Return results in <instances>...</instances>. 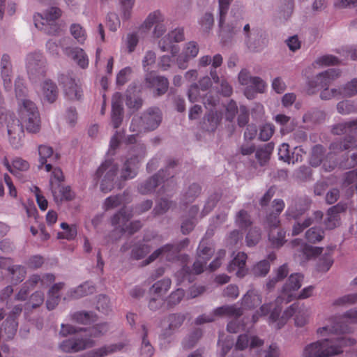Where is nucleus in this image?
<instances>
[{"label": "nucleus", "mask_w": 357, "mask_h": 357, "mask_svg": "<svg viewBox=\"0 0 357 357\" xmlns=\"http://www.w3.org/2000/svg\"><path fill=\"white\" fill-rule=\"evenodd\" d=\"M39 162L40 165H45V170L50 172L52 169V165L47 163V159L53 156V149L46 145H40L38 147Z\"/></svg>", "instance_id": "nucleus-43"}, {"label": "nucleus", "mask_w": 357, "mask_h": 357, "mask_svg": "<svg viewBox=\"0 0 357 357\" xmlns=\"http://www.w3.org/2000/svg\"><path fill=\"white\" fill-rule=\"evenodd\" d=\"M66 54L73 58L77 65L82 68H86L89 66V59L84 51L79 47L66 49Z\"/></svg>", "instance_id": "nucleus-34"}, {"label": "nucleus", "mask_w": 357, "mask_h": 357, "mask_svg": "<svg viewBox=\"0 0 357 357\" xmlns=\"http://www.w3.org/2000/svg\"><path fill=\"white\" fill-rule=\"evenodd\" d=\"M62 231L58 233V238L72 240L77 236L76 225H61Z\"/></svg>", "instance_id": "nucleus-57"}, {"label": "nucleus", "mask_w": 357, "mask_h": 357, "mask_svg": "<svg viewBox=\"0 0 357 357\" xmlns=\"http://www.w3.org/2000/svg\"><path fill=\"white\" fill-rule=\"evenodd\" d=\"M335 246H328L327 248V252L319 259L317 265V269L320 272H326L331 267L333 260L332 259V252L335 249Z\"/></svg>", "instance_id": "nucleus-41"}, {"label": "nucleus", "mask_w": 357, "mask_h": 357, "mask_svg": "<svg viewBox=\"0 0 357 357\" xmlns=\"http://www.w3.org/2000/svg\"><path fill=\"white\" fill-rule=\"evenodd\" d=\"M238 81L241 84L248 86L253 89L256 92L263 93L266 84L259 77H252L247 70H242L238 74Z\"/></svg>", "instance_id": "nucleus-23"}, {"label": "nucleus", "mask_w": 357, "mask_h": 357, "mask_svg": "<svg viewBox=\"0 0 357 357\" xmlns=\"http://www.w3.org/2000/svg\"><path fill=\"white\" fill-rule=\"evenodd\" d=\"M342 97H352L357 94V78L351 79L344 86L340 87Z\"/></svg>", "instance_id": "nucleus-59"}, {"label": "nucleus", "mask_w": 357, "mask_h": 357, "mask_svg": "<svg viewBox=\"0 0 357 357\" xmlns=\"http://www.w3.org/2000/svg\"><path fill=\"white\" fill-rule=\"evenodd\" d=\"M243 33L245 36V43L248 48L253 52L259 51L264 42L259 38V34L255 31H250V26L247 24L243 27Z\"/></svg>", "instance_id": "nucleus-28"}, {"label": "nucleus", "mask_w": 357, "mask_h": 357, "mask_svg": "<svg viewBox=\"0 0 357 357\" xmlns=\"http://www.w3.org/2000/svg\"><path fill=\"white\" fill-rule=\"evenodd\" d=\"M44 301V294L40 291H36L30 297L28 303H26V308H36L43 304Z\"/></svg>", "instance_id": "nucleus-61"}, {"label": "nucleus", "mask_w": 357, "mask_h": 357, "mask_svg": "<svg viewBox=\"0 0 357 357\" xmlns=\"http://www.w3.org/2000/svg\"><path fill=\"white\" fill-rule=\"evenodd\" d=\"M261 297L255 290H249L241 300V305L246 309H252L261 303Z\"/></svg>", "instance_id": "nucleus-37"}, {"label": "nucleus", "mask_w": 357, "mask_h": 357, "mask_svg": "<svg viewBox=\"0 0 357 357\" xmlns=\"http://www.w3.org/2000/svg\"><path fill=\"white\" fill-rule=\"evenodd\" d=\"M351 347L349 351L351 357H357V344L354 338L340 336L337 338L324 339L307 344L303 351L305 357H328L338 355L345 347Z\"/></svg>", "instance_id": "nucleus-2"}, {"label": "nucleus", "mask_w": 357, "mask_h": 357, "mask_svg": "<svg viewBox=\"0 0 357 357\" xmlns=\"http://www.w3.org/2000/svg\"><path fill=\"white\" fill-rule=\"evenodd\" d=\"M219 27L220 29V33L222 37L228 38H231L234 35H236L239 29L233 24L225 25V22H222V24H220V22H219Z\"/></svg>", "instance_id": "nucleus-64"}, {"label": "nucleus", "mask_w": 357, "mask_h": 357, "mask_svg": "<svg viewBox=\"0 0 357 357\" xmlns=\"http://www.w3.org/2000/svg\"><path fill=\"white\" fill-rule=\"evenodd\" d=\"M132 216V212L123 206L113 215L111 223H127Z\"/></svg>", "instance_id": "nucleus-53"}, {"label": "nucleus", "mask_w": 357, "mask_h": 357, "mask_svg": "<svg viewBox=\"0 0 357 357\" xmlns=\"http://www.w3.org/2000/svg\"><path fill=\"white\" fill-rule=\"evenodd\" d=\"M282 307H276L271 311L268 318L269 323L277 321L275 329H280L292 316H295V324L297 326H303L307 321V311L304 310L303 305H300L298 303H294L288 307L280 318H279Z\"/></svg>", "instance_id": "nucleus-4"}, {"label": "nucleus", "mask_w": 357, "mask_h": 357, "mask_svg": "<svg viewBox=\"0 0 357 357\" xmlns=\"http://www.w3.org/2000/svg\"><path fill=\"white\" fill-rule=\"evenodd\" d=\"M347 323L357 322V307L347 311L342 317L338 318L333 326H324L317 329V334L324 336L329 334H344L351 332Z\"/></svg>", "instance_id": "nucleus-8"}, {"label": "nucleus", "mask_w": 357, "mask_h": 357, "mask_svg": "<svg viewBox=\"0 0 357 357\" xmlns=\"http://www.w3.org/2000/svg\"><path fill=\"white\" fill-rule=\"evenodd\" d=\"M189 241L185 238L177 244H167L155 250L146 260L145 264H149L155 260L160 255L166 258L167 261H173L177 258L180 251L188 245Z\"/></svg>", "instance_id": "nucleus-11"}, {"label": "nucleus", "mask_w": 357, "mask_h": 357, "mask_svg": "<svg viewBox=\"0 0 357 357\" xmlns=\"http://www.w3.org/2000/svg\"><path fill=\"white\" fill-rule=\"evenodd\" d=\"M213 253L214 249L208 245L204 240H202L197 248V257L199 259L208 261Z\"/></svg>", "instance_id": "nucleus-55"}, {"label": "nucleus", "mask_w": 357, "mask_h": 357, "mask_svg": "<svg viewBox=\"0 0 357 357\" xmlns=\"http://www.w3.org/2000/svg\"><path fill=\"white\" fill-rule=\"evenodd\" d=\"M118 171V165L110 160H106L97 169L94 180L96 184L100 181V190L104 193L110 192L114 188V180Z\"/></svg>", "instance_id": "nucleus-7"}, {"label": "nucleus", "mask_w": 357, "mask_h": 357, "mask_svg": "<svg viewBox=\"0 0 357 357\" xmlns=\"http://www.w3.org/2000/svg\"><path fill=\"white\" fill-rule=\"evenodd\" d=\"M43 94L49 102H54L58 96L57 86L52 81L45 80L43 84Z\"/></svg>", "instance_id": "nucleus-39"}, {"label": "nucleus", "mask_w": 357, "mask_h": 357, "mask_svg": "<svg viewBox=\"0 0 357 357\" xmlns=\"http://www.w3.org/2000/svg\"><path fill=\"white\" fill-rule=\"evenodd\" d=\"M61 10L52 7L47 10L45 16L37 13L33 16L34 24L38 29L44 31L48 35H58L61 31L60 26L56 22L61 15Z\"/></svg>", "instance_id": "nucleus-5"}, {"label": "nucleus", "mask_w": 357, "mask_h": 357, "mask_svg": "<svg viewBox=\"0 0 357 357\" xmlns=\"http://www.w3.org/2000/svg\"><path fill=\"white\" fill-rule=\"evenodd\" d=\"M275 122L280 124L281 128V132L282 135L290 132L294 129L293 124L290 123V117L284 114H278L274 118Z\"/></svg>", "instance_id": "nucleus-52"}, {"label": "nucleus", "mask_w": 357, "mask_h": 357, "mask_svg": "<svg viewBox=\"0 0 357 357\" xmlns=\"http://www.w3.org/2000/svg\"><path fill=\"white\" fill-rule=\"evenodd\" d=\"M123 106L120 101H113L112 105V123L114 128H118L123 121Z\"/></svg>", "instance_id": "nucleus-45"}, {"label": "nucleus", "mask_w": 357, "mask_h": 357, "mask_svg": "<svg viewBox=\"0 0 357 357\" xmlns=\"http://www.w3.org/2000/svg\"><path fill=\"white\" fill-rule=\"evenodd\" d=\"M26 69L29 79L31 80L40 79L45 76V61L41 53L34 52L27 55Z\"/></svg>", "instance_id": "nucleus-13"}, {"label": "nucleus", "mask_w": 357, "mask_h": 357, "mask_svg": "<svg viewBox=\"0 0 357 357\" xmlns=\"http://www.w3.org/2000/svg\"><path fill=\"white\" fill-rule=\"evenodd\" d=\"M142 327L144 331V334L142 336L141 354L144 356V357H151V356L153 354V348L149 343V340L146 339L148 331L145 325H142Z\"/></svg>", "instance_id": "nucleus-58"}, {"label": "nucleus", "mask_w": 357, "mask_h": 357, "mask_svg": "<svg viewBox=\"0 0 357 357\" xmlns=\"http://www.w3.org/2000/svg\"><path fill=\"white\" fill-rule=\"evenodd\" d=\"M96 290L93 285L91 284L89 282L80 284L75 289H70L68 291V296L73 299H77L81 297L93 294Z\"/></svg>", "instance_id": "nucleus-36"}, {"label": "nucleus", "mask_w": 357, "mask_h": 357, "mask_svg": "<svg viewBox=\"0 0 357 357\" xmlns=\"http://www.w3.org/2000/svg\"><path fill=\"white\" fill-rule=\"evenodd\" d=\"M340 75V71L338 69L331 68L325 72L319 73L315 78L314 81L309 82L310 88L307 89L309 94L315 93L313 88L320 86V88H327L331 82Z\"/></svg>", "instance_id": "nucleus-18"}, {"label": "nucleus", "mask_w": 357, "mask_h": 357, "mask_svg": "<svg viewBox=\"0 0 357 357\" xmlns=\"http://www.w3.org/2000/svg\"><path fill=\"white\" fill-rule=\"evenodd\" d=\"M185 317L181 313L171 314L168 317L169 329L175 330L179 328L183 323Z\"/></svg>", "instance_id": "nucleus-60"}, {"label": "nucleus", "mask_w": 357, "mask_h": 357, "mask_svg": "<svg viewBox=\"0 0 357 357\" xmlns=\"http://www.w3.org/2000/svg\"><path fill=\"white\" fill-rule=\"evenodd\" d=\"M3 164L11 174L15 176L19 172H25L29 169V163L21 158H14L12 165H10L8 158L5 157L3 160Z\"/></svg>", "instance_id": "nucleus-33"}, {"label": "nucleus", "mask_w": 357, "mask_h": 357, "mask_svg": "<svg viewBox=\"0 0 357 357\" xmlns=\"http://www.w3.org/2000/svg\"><path fill=\"white\" fill-rule=\"evenodd\" d=\"M15 91L19 100L20 123L26 127L29 132H38L40 128L39 113L35 103L25 98L27 89L22 79L18 77L15 80Z\"/></svg>", "instance_id": "nucleus-3"}, {"label": "nucleus", "mask_w": 357, "mask_h": 357, "mask_svg": "<svg viewBox=\"0 0 357 357\" xmlns=\"http://www.w3.org/2000/svg\"><path fill=\"white\" fill-rule=\"evenodd\" d=\"M337 112L343 115L349 114L351 113H357V104L351 100H342L337 105Z\"/></svg>", "instance_id": "nucleus-51"}, {"label": "nucleus", "mask_w": 357, "mask_h": 357, "mask_svg": "<svg viewBox=\"0 0 357 357\" xmlns=\"http://www.w3.org/2000/svg\"><path fill=\"white\" fill-rule=\"evenodd\" d=\"M285 204L282 199H274L271 205V211L267 215V223H280L278 218Z\"/></svg>", "instance_id": "nucleus-38"}, {"label": "nucleus", "mask_w": 357, "mask_h": 357, "mask_svg": "<svg viewBox=\"0 0 357 357\" xmlns=\"http://www.w3.org/2000/svg\"><path fill=\"white\" fill-rule=\"evenodd\" d=\"M268 240L274 248L282 247L285 243V231L282 229L281 225H269Z\"/></svg>", "instance_id": "nucleus-29"}, {"label": "nucleus", "mask_w": 357, "mask_h": 357, "mask_svg": "<svg viewBox=\"0 0 357 357\" xmlns=\"http://www.w3.org/2000/svg\"><path fill=\"white\" fill-rule=\"evenodd\" d=\"M207 261H208L205 259H199V257H197L192 270H190L188 266H184L181 271L177 272L176 275L181 277L182 280H188L190 281L192 280V272L195 275L202 273L204 271Z\"/></svg>", "instance_id": "nucleus-26"}, {"label": "nucleus", "mask_w": 357, "mask_h": 357, "mask_svg": "<svg viewBox=\"0 0 357 357\" xmlns=\"http://www.w3.org/2000/svg\"><path fill=\"white\" fill-rule=\"evenodd\" d=\"M222 119V114L216 110L209 111L206 114V120L208 123L207 130L213 132L217 128Z\"/></svg>", "instance_id": "nucleus-50"}, {"label": "nucleus", "mask_w": 357, "mask_h": 357, "mask_svg": "<svg viewBox=\"0 0 357 357\" xmlns=\"http://www.w3.org/2000/svg\"><path fill=\"white\" fill-rule=\"evenodd\" d=\"M273 149L274 144L271 142L264 145L256 151L255 157L261 166L264 165L268 161Z\"/></svg>", "instance_id": "nucleus-46"}, {"label": "nucleus", "mask_w": 357, "mask_h": 357, "mask_svg": "<svg viewBox=\"0 0 357 357\" xmlns=\"http://www.w3.org/2000/svg\"><path fill=\"white\" fill-rule=\"evenodd\" d=\"M176 165V161L173 160L169 162L165 170L160 171L158 174L147 179L146 181L139 184V192L142 195H147L151 193L155 190V188L160 183L161 181L164 183L166 181L168 182L169 178H172L173 175H171L170 173H168L167 178H166L165 173L169 172L171 168L174 167Z\"/></svg>", "instance_id": "nucleus-10"}, {"label": "nucleus", "mask_w": 357, "mask_h": 357, "mask_svg": "<svg viewBox=\"0 0 357 357\" xmlns=\"http://www.w3.org/2000/svg\"><path fill=\"white\" fill-rule=\"evenodd\" d=\"M214 314L237 319L243 314V310L241 307H238L236 305H226L215 308L214 310Z\"/></svg>", "instance_id": "nucleus-35"}, {"label": "nucleus", "mask_w": 357, "mask_h": 357, "mask_svg": "<svg viewBox=\"0 0 357 357\" xmlns=\"http://www.w3.org/2000/svg\"><path fill=\"white\" fill-rule=\"evenodd\" d=\"M51 190L55 199L63 201H70L75 197V193L72 191L70 186H63L62 185H56L51 181Z\"/></svg>", "instance_id": "nucleus-31"}, {"label": "nucleus", "mask_w": 357, "mask_h": 357, "mask_svg": "<svg viewBox=\"0 0 357 357\" xmlns=\"http://www.w3.org/2000/svg\"><path fill=\"white\" fill-rule=\"evenodd\" d=\"M73 320L82 324H89L95 321V316L92 312L81 311L75 312L72 316Z\"/></svg>", "instance_id": "nucleus-56"}, {"label": "nucleus", "mask_w": 357, "mask_h": 357, "mask_svg": "<svg viewBox=\"0 0 357 357\" xmlns=\"http://www.w3.org/2000/svg\"><path fill=\"white\" fill-rule=\"evenodd\" d=\"M303 280V275L300 273L291 274L282 287L281 296L277 298L276 303H280L283 300H285L287 303L295 298L294 291L301 287Z\"/></svg>", "instance_id": "nucleus-14"}, {"label": "nucleus", "mask_w": 357, "mask_h": 357, "mask_svg": "<svg viewBox=\"0 0 357 357\" xmlns=\"http://www.w3.org/2000/svg\"><path fill=\"white\" fill-rule=\"evenodd\" d=\"M278 155L280 160L284 162H287L288 163H295L299 160V156L298 154L296 158H294V153H291V154H290L289 146L288 144L285 143L282 144L279 147Z\"/></svg>", "instance_id": "nucleus-48"}, {"label": "nucleus", "mask_w": 357, "mask_h": 357, "mask_svg": "<svg viewBox=\"0 0 357 357\" xmlns=\"http://www.w3.org/2000/svg\"><path fill=\"white\" fill-rule=\"evenodd\" d=\"M1 76L3 81V85L6 91H10L12 88L10 74L12 66L10 56L8 54H3L1 61Z\"/></svg>", "instance_id": "nucleus-32"}, {"label": "nucleus", "mask_w": 357, "mask_h": 357, "mask_svg": "<svg viewBox=\"0 0 357 357\" xmlns=\"http://www.w3.org/2000/svg\"><path fill=\"white\" fill-rule=\"evenodd\" d=\"M165 17L160 10H155L147 16L143 24L141 25L142 29L150 30L155 24L153 36L160 38L166 31V26L163 24Z\"/></svg>", "instance_id": "nucleus-16"}, {"label": "nucleus", "mask_w": 357, "mask_h": 357, "mask_svg": "<svg viewBox=\"0 0 357 357\" xmlns=\"http://www.w3.org/2000/svg\"><path fill=\"white\" fill-rule=\"evenodd\" d=\"M17 326L18 324L15 318L8 317L0 326V340L13 339L17 332Z\"/></svg>", "instance_id": "nucleus-30"}, {"label": "nucleus", "mask_w": 357, "mask_h": 357, "mask_svg": "<svg viewBox=\"0 0 357 357\" xmlns=\"http://www.w3.org/2000/svg\"><path fill=\"white\" fill-rule=\"evenodd\" d=\"M247 255L243 252H239L230 261L227 266L229 273L235 272L238 278L244 277L248 273L246 268Z\"/></svg>", "instance_id": "nucleus-24"}, {"label": "nucleus", "mask_w": 357, "mask_h": 357, "mask_svg": "<svg viewBox=\"0 0 357 357\" xmlns=\"http://www.w3.org/2000/svg\"><path fill=\"white\" fill-rule=\"evenodd\" d=\"M145 82L147 87L155 88L157 96L165 94L169 88L168 79L163 76L157 75L153 71L146 74Z\"/></svg>", "instance_id": "nucleus-22"}, {"label": "nucleus", "mask_w": 357, "mask_h": 357, "mask_svg": "<svg viewBox=\"0 0 357 357\" xmlns=\"http://www.w3.org/2000/svg\"><path fill=\"white\" fill-rule=\"evenodd\" d=\"M184 296V290L181 288H178L172 291L165 300L167 307L172 308L178 305L183 300Z\"/></svg>", "instance_id": "nucleus-49"}, {"label": "nucleus", "mask_w": 357, "mask_h": 357, "mask_svg": "<svg viewBox=\"0 0 357 357\" xmlns=\"http://www.w3.org/2000/svg\"><path fill=\"white\" fill-rule=\"evenodd\" d=\"M340 75V71L338 69L331 68L325 72L319 73L315 78L314 81L309 82L310 88L307 89L309 94L315 93L313 88L320 86V88H327L331 82Z\"/></svg>", "instance_id": "nucleus-19"}, {"label": "nucleus", "mask_w": 357, "mask_h": 357, "mask_svg": "<svg viewBox=\"0 0 357 357\" xmlns=\"http://www.w3.org/2000/svg\"><path fill=\"white\" fill-rule=\"evenodd\" d=\"M184 40V31L183 28H176L170 31L159 42V47L162 52L170 51L173 56H176L179 51L178 45L174 43H179Z\"/></svg>", "instance_id": "nucleus-15"}, {"label": "nucleus", "mask_w": 357, "mask_h": 357, "mask_svg": "<svg viewBox=\"0 0 357 357\" xmlns=\"http://www.w3.org/2000/svg\"><path fill=\"white\" fill-rule=\"evenodd\" d=\"M128 195V192L124 191L123 194L112 195L105 199L103 208L105 211L116 208L121 205L123 202H128V200L125 199V197Z\"/></svg>", "instance_id": "nucleus-40"}, {"label": "nucleus", "mask_w": 357, "mask_h": 357, "mask_svg": "<svg viewBox=\"0 0 357 357\" xmlns=\"http://www.w3.org/2000/svg\"><path fill=\"white\" fill-rule=\"evenodd\" d=\"M13 262L10 258L0 257V276L2 275L3 269H6L11 280L15 283H19L24 280L26 275L24 266L21 265H10Z\"/></svg>", "instance_id": "nucleus-21"}, {"label": "nucleus", "mask_w": 357, "mask_h": 357, "mask_svg": "<svg viewBox=\"0 0 357 357\" xmlns=\"http://www.w3.org/2000/svg\"><path fill=\"white\" fill-rule=\"evenodd\" d=\"M353 144L354 142L349 139L334 141L330 144V151L326 156L323 146L315 145L312 151L310 163L315 167L322 163L326 172H331L336 167L344 169L353 168L357 165V153H354L350 158L347 155L340 157V154L350 149Z\"/></svg>", "instance_id": "nucleus-1"}, {"label": "nucleus", "mask_w": 357, "mask_h": 357, "mask_svg": "<svg viewBox=\"0 0 357 357\" xmlns=\"http://www.w3.org/2000/svg\"><path fill=\"white\" fill-rule=\"evenodd\" d=\"M55 276L52 273H45L43 275L33 274L24 283L30 290L36 287L45 289L53 283Z\"/></svg>", "instance_id": "nucleus-25"}, {"label": "nucleus", "mask_w": 357, "mask_h": 357, "mask_svg": "<svg viewBox=\"0 0 357 357\" xmlns=\"http://www.w3.org/2000/svg\"><path fill=\"white\" fill-rule=\"evenodd\" d=\"M324 236V231L320 226L315 225L305 232L306 240L311 243L321 241Z\"/></svg>", "instance_id": "nucleus-47"}, {"label": "nucleus", "mask_w": 357, "mask_h": 357, "mask_svg": "<svg viewBox=\"0 0 357 357\" xmlns=\"http://www.w3.org/2000/svg\"><path fill=\"white\" fill-rule=\"evenodd\" d=\"M331 132L333 135H347L343 139H338L337 141H344L345 139L352 140L354 144L352 146L356 144V140L355 137L357 136V119L353 121H349L344 123H340L333 126Z\"/></svg>", "instance_id": "nucleus-20"}, {"label": "nucleus", "mask_w": 357, "mask_h": 357, "mask_svg": "<svg viewBox=\"0 0 357 357\" xmlns=\"http://www.w3.org/2000/svg\"><path fill=\"white\" fill-rule=\"evenodd\" d=\"M162 121V115L158 108H150L140 116H135L131 121V132L153 130L158 127Z\"/></svg>", "instance_id": "nucleus-6"}, {"label": "nucleus", "mask_w": 357, "mask_h": 357, "mask_svg": "<svg viewBox=\"0 0 357 357\" xmlns=\"http://www.w3.org/2000/svg\"><path fill=\"white\" fill-rule=\"evenodd\" d=\"M199 52V47L197 43L190 41L185 45L183 52L177 58V64L179 68L185 69L188 61L197 56Z\"/></svg>", "instance_id": "nucleus-27"}, {"label": "nucleus", "mask_w": 357, "mask_h": 357, "mask_svg": "<svg viewBox=\"0 0 357 357\" xmlns=\"http://www.w3.org/2000/svg\"><path fill=\"white\" fill-rule=\"evenodd\" d=\"M172 281L169 278H163L155 282L150 288L151 294H153L158 297L165 294L170 289Z\"/></svg>", "instance_id": "nucleus-44"}, {"label": "nucleus", "mask_w": 357, "mask_h": 357, "mask_svg": "<svg viewBox=\"0 0 357 357\" xmlns=\"http://www.w3.org/2000/svg\"><path fill=\"white\" fill-rule=\"evenodd\" d=\"M131 151V157L125 162L121 170V177L123 181L136 176L139 163L146 155V149L143 144H136L132 148Z\"/></svg>", "instance_id": "nucleus-9"}, {"label": "nucleus", "mask_w": 357, "mask_h": 357, "mask_svg": "<svg viewBox=\"0 0 357 357\" xmlns=\"http://www.w3.org/2000/svg\"><path fill=\"white\" fill-rule=\"evenodd\" d=\"M270 270V264L267 260H261L252 268L253 274L256 276H265Z\"/></svg>", "instance_id": "nucleus-63"}, {"label": "nucleus", "mask_w": 357, "mask_h": 357, "mask_svg": "<svg viewBox=\"0 0 357 357\" xmlns=\"http://www.w3.org/2000/svg\"><path fill=\"white\" fill-rule=\"evenodd\" d=\"M70 31L73 38L80 44H83L86 39L85 29L79 24H73Z\"/></svg>", "instance_id": "nucleus-54"}, {"label": "nucleus", "mask_w": 357, "mask_h": 357, "mask_svg": "<svg viewBox=\"0 0 357 357\" xmlns=\"http://www.w3.org/2000/svg\"><path fill=\"white\" fill-rule=\"evenodd\" d=\"M357 303V293L349 294L342 296L334 301L333 305L336 306H344L353 305Z\"/></svg>", "instance_id": "nucleus-62"}, {"label": "nucleus", "mask_w": 357, "mask_h": 357, "mask_svg": "<svg viewBox=\"0 0 357 357\" xmlns=\"http://www.w3.org/2000/svg\"><path fill=\"white\" fill-rule=\"evenodd\" d=\"M323 248L314 247L310 245L305 244L302 246L299 256L301 257L302 262H305L312 258L316 257L321 254Z\"/></svg>", "instance_id": "nucleus-42"}, {"label": "nucleus", "mask_w": 357, "mask_h": 357, "mask_svg": "<svg viewBox=\"0 0 357 357\" xmlns=\"http://www.w3.org/2000/svg\"><path fill=\"white\" fill-rule=\"evenodd\" d=\"M63 85L65 96L70 100H80L83 97V90L79 81H77L70 74L61 75L59 78Z\"/></svg>", "instance_id": "nucleus-12"}, {"label": "nucleus", "mask_w": 357, "mask_h": 357, "mask_svg": "<svg viewBox=\"0 0 357 357\" xmlns=\"http://www.w3.org/2000/svg\"><path fill=\"white\" fill-rule=\"evenodd\" d=\"M93 345V340L89 338H83L76 336L73 338L63 340L59 344V348L63 352L75 353L86 348L92 347Z\"/></svg>", "instance_id": "nucleus-17"}]
</instances>
